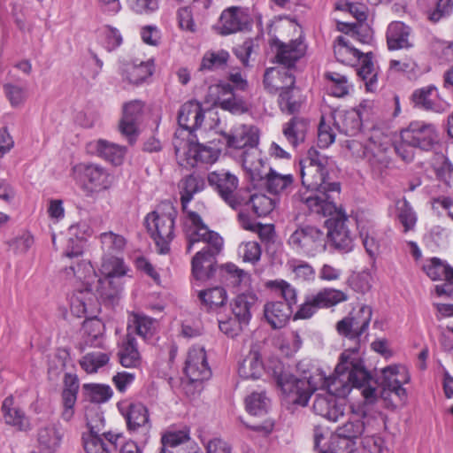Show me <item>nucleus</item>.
<instances>
[{
  "mask_svg": "<svg viewBox=\"0 0 453 453\" xmlns=\"http://www.w3.org/2000/svg\"><path fill=\"white\" fill-rule=\"evenodd\" d=\"M308 128V121L305 119L293 117L288 122L284 124L282 133L288 142L296 148L305 139Z\"/></svg>",
  "mask_w": 453,
  "mask_h": 453,
  "instance_id": "nucleus-43",
  "label": "nucleus"
},
{
  "mask_svg": "<svg viewBox=\"0 0 453 453\" xmlns=\"http://www.w3.org/2000/svg\"><path fill=\"white\" fill-rule=\"evenodd\" d=\"M376 423L375 418L366 415L363 411L352 410L349 414L348 420L336 429V434L340 438L355 442L357 439L371 433L372 425Z\"/></svg>",
  "mask_w": 453,
  "mask_h": 453,
  "instance_id": "nucleus-20",
  "label": "nucleus"
},
{
  "mask_svg": "<svg viewBox=\"0 0 453 453\" xmlns=\"http://www.w3.org/2000/svg\"><path fill=\"white\" fill-rule=\"evenodd\" d=\"M246 204L257 217H265L273 211L275 201L264 194H253Z\"/></svg>",
  "mask_w": 453,
  "mask_h": 453,
  "instance_id": "nucleus-55",
  "label": "nucleus"
},
{
  "mask_svg": "<svg viewBox=\"0 0 453 453\" xmlns=\"http://www.w3.org/2000/svg\"><path fill=\"white\" fill-rule=\"evenodd\" d=\"M305 207L311 214L328 217L325 221L326 237L335 250L342 253L353 250L354 240L348 226L349 218L341 207L336 206L334 197L324 200L320 196L308 197L305 198Z\"/></svg>",
  "mask_w": 453,
  "mask_h": 453,
  "instance_id": "nucleus-4",
  "label": "nucleus"
},
{
  "mask_svg": "<svg viewBox=\"0 0 453 453\" xmlns=\"http://www.w3.org/2000/svg\"><path fill=\"white\" fill-rule=\"evenodd\" d=\"M216 93L215 104L224 111L233 114H242L249 111V103L234 90V88L226 81H220L211 88Z\"/></svg>",
  "mask_w": 453,
  "mask_h": 453,
  "instance_id": "nucleus-23",
  "label": "nucleus"
},
{
  "mask_svg": "<svg viewBox=\"0 0 453 453\" xmlns=\"http://www.w3.org/2000/svg\"><path fill=\"white\" fill-rule=\"evenodd\" d=\"M110 357L107 353L91 352L86 354L81 360L80 365L87 373H95L100 368L108 364Z\"/></svg>",
  "mask_w": 453,
  "mask_h": 453,
  "instance_id": "nucleus-58",
  "label": "nucleus"
},
{
  "mask_svg": "<svg viewBox=\"0 0 453 453\" xmlns=\"http://www.w3.org/2000/svg\"><path fill=\"white\" fill-rule=\"evenodd\" d=\"M379 422L372 425V432L366 434L363 437V446L365 449H367L370 453H389L388 448L385 445L384 440L376 435L375 433L380 429Z\"/></svg>",
  "mask_w": 453,
  "mask_h": 453,
  "instance_id": "nucleus-60",
  "label": "nucleus"
},
{
  "mask_svg": "<svg viewBox=\"0 0 453 453\" xmlns=\"http://www.w3.org/2000/svg\"><path fill=\"white\" fill-rule=\"evenodd\" d=\"M198 297L202 305L208 311H217L226 303L227 294L222 287H214L198 290Z\"/></svg>",
  "mask_w": 453,
  "mask_h": 453,
  "instance_id": "nucleus-45",
  "label": "nucleus"
},
{
  "mask_svg": "<svg viewBox=\"0 0 453 453\" xmlns=\"http://www.w3.org/2000/svg\"><path fill=\"white\" fill-rule=\"evenodd\" d=\"M426 179L429 180V183H426V192L430 196L429 203L432 211L437 215L447 211L448 215L453 219V199L445 196L449 188L445 191H441L438 188L441 182L431 173H426Z\"/></svg>",
  "mask_w": 453,
  "mask_h": 453,
  "instance_id": "nucleus-30",
  "label": "nucleus"
},
{
  "mask_svg": "<svg viewBox=\"0 0 453 453\" xmlns=\"http://www.w3.org/2000/svg\"><path fill=\"white\" fill-rule=\"evenodd\" d=\"M426 18L433 23L446 19L453 12V0H426Z\"/></svg>",
  "mask_w": 453,
  "mask_h": 453,
  "instance_id": "nucleus-51",
  "label": "nucleus"
},
{
  "mask_svg": "<svg viewBox=\"0 0 453 453\" xmlns=\"http://www.w3.org/2000/svg\"><path fill=\"white\" fill-rule=\"evenodd\" d=\"M410 380V376L404 366L389 365L382 370V395L384 398L394 396L399 402L406 399V390L403 384Z\"/></svg>",
  "mask_w": 453,
  "mask_h": 453,
  "instance_id": "nucleus-21",
  "label": "nucleus"
},
{
  "mask_svg": "<svg viewBox=\"0 0 453 453\" xmlns=\"http://www.w3.org/2000/svg\"><path fill=\"white\" fill-rule=\"evenodd\" d=\"M264 373L275 380L288 402L301 406L308 404L311 398L310 382L297 380V377L287 372L280 359L271 357L264 363L259 352L251 350L238 367L239 376L247 380H257Z\"/></svg>",
  "mask_w": 453,
  "mask_h": 453,
  "instance_id": "nucleus-3",
  "label": "nucleus"
},
{
  "mask_svg": "<svg viewBox=\"0 0 453 453\" xmlns=\"http://www.w3.org/2000/svg\"><path fill=\"white\" fill-rule=\"evenodd\" d=\"M265 286L278 292L284 298V303L293 310V306L297 303V292L294 287L284 280H269Z\"/></svg>",
  "mask_w": 453,
  "mask_h": 453,
  "instance_id": "nucleus-56",
  "label": "nucleus"
},
{
  "mask_svg": "<svg viewBox=\"0 0 453 453\" xmlns=\"http://www.w3.org/2000/svg\"><path fill=\"white\" fill-rule=\"evenodd\" d=\"M219 274L224 282L232 287L247 285L250 282V274L233 263L223 265L219 268Z\"/></svg>",
  "mask_w": 453,
  "mask_h": 453,
  "instance_id": "nucleus-50",
  "label": "nucleus"
},
{
  "mask_svg": "<svg viewBox=\"0 0 453 453\" xmlns=\"http://www.w3.org/2000/svg\"><path fill=\"white\" fill-rule=\"evenodd\" d=\"M64 273L73 284L81 283V288L70 296L71 312L78 318L95 315L99 309V299L102 298L95 290L96 273L92 265L82 260L76 265L65 268Z\"/></svg>",
  "mask_w": 453,
  "mask_h": 453,
  "instance_id": "nucleus-5",
  "label": "nucleus"
},
{
  "mask_svg": "<svg viewBox=\"0 0 453 453\" xmlns=\"http://www.w3.org/2000/svg\"><path fill=\"white\" fill-rule=\"evenodd\" d=\"M372 316V307L364 304L357 311L351 312L337 322V332L358 345L362 336L367 334Z\"/></svg>",
  "mask_w": 453,
  "mask_h": 453,
  "instance_id": "nucleus-15",
  "label": "nucleus"
},
{
  "mask_svg": "<svg viewBox=\"0 0 453 453\" xmlns=\"http://www.w3.org/2000/svg\"><path fill=\"white\" fill-rule=\"evenodd\" d=\"M263 180L270 193L281 194L288 193L292 189L294 177L290 173L281 174L270 168L268 173L265 171Z\"/></svg>",
  "mask_w": 453,
  "mask_h": 453,
  "instance_id": "nucleus-44",
  "label": "nucleus"
},
{
  "mask_svg": "<svg viewBox=\"0 0 453 453\" xmlns=\"http://www.w3.org/2000/svg\"><path fill=\"white\" fill-rule=\"evenodd\" d=\"M223 148L234 150L237 154L251 145L258 144V130L254 126L238 124L234 126L229 133L220 134Z\"/></svg>",
  "mask_w": 453,
  "mask_h": 453,
  "instance_id": "nucleus-18",
  "label": "nucleus"
},
{
  "mask_svg": "<svg viewBox=\"0 0 453 453\" xmlns=\"http://www.w3.org/2000/svg\"><path fill=\"white\" fill-rule=\"evenodd\" d=\"M82 390L84 397L95 403H106L111 398L113 394L111 388L105 384H84Z\"/></svg>",
  "mask_w": 453,
  "mask_h": 453,
  "instance_id": "nucleus-53",
  "label": "nucleus"
},
{
  "mask_svg": "<svg viewBox=\"0 0 453 453\" xmlns=\"http://www.w3.org/2000/svg\"><path fill=\"white\" fill-rule=\"evenodd\" d=\"M426 265V276L432 280L443 281L442 284L436 285L434 291L438 296L453 295V267L445 260L439 257H431Z\"/></svg>",
  "mask_w": 453,
  "mask_h": 453,
  "instance_id": "nucleus-24",
  "label": "nucleus"
},
{
  "mask_svg": "<svg viewBox=\"0 0 453 453\" xmlns=\"http://www.w3.org/2000/svg\"><path fill=\"white\" fill-rule=\"evenodd\" d=\"M129 266L118 256L102 257L99 273L95 280V290L102 300L113 299L120 290L122 278L128 275Z\"/></svg>",
  "mask_w": 453,
  "mask_h": 453,
  "instance_id": "nucleus-11",
  "label": "nucleus"
},
{
  "mask_svg": "<svg viewBox=\"0 0 453 453\" xmlns=\"http://www.w3.org/2000/svg\"><path fill=\"white\" fill-rule=\"evenodd\" d=\"M293 310L280 301L268 302L264 306V316L273 329L282 328L288 321Z\"/></svg>",
  "mask_w": 453,
  "mask_h": 453,
  "instance_id": "nucleus-36",
  "label": "nucleus"
},
{
  "mask_svg": "<svg viewBox=\"0 0 453 453\" xmlns=\"http://www.w3.org/2000/svg\"><path fill=\"white\" fill-rule=\"evenodd\" d=\"M74 178L89 193L105 190L111 186L108 171L97 164L81 163L73 167Z\"/></svg>",
  "mask_w": 453,
  "mask_h": 453,
  "instance_id": "nucleus-16",
  "label": "nucleus"
},
{
  "mask_svg": "<svg viewBox=\"0 0 453 453\" xmlns=\"http://www.w3.org/2000/svg\"><path fill=\"white\" fill-rule=\"evenodd\" d=\"M331 119L337 129L348 136L357 134L363 121L359 113L355 110L337 111Z\"/></svg>",
  "mask_w": 453,
  "mask_h": 453,
  "instance_id": "nucleus-39",
  "label": "nucleus"
},
{
  "mask_svg": "<svg viewBox=\"0 0 453 453\" xmlns=\"http://www.w3.org/2000/svg\"><path fill=\"white\" fill-rule=\"evenodd\" d=\"M85 418L88 428L86 434H98L104 427V417L99 406L87 407Z\"/></svg>",
  "mask_w": 453,
  "mask_h": 453,
  "instance_id": "nucleus-63",
  "label": "nucleus"
},
{
  "mask_svg": "<svg viewBox=\"0 0 453 453\" xmlns=\"http://www.w3.org/2000/svg\"><path fill=\"white\" fill-rule=\"evenodd\" d=\"M325 78L327 81V89L335 97H342L349 94L351 85L348 78L336 72H326Z\"/></svg>",
  "mask_w": 453,
  "mask_h": 453,
  "instance_id": "nucleus-52",
  "label": "nucleus"
},
{
  "mask_svg": "<svg viewBox=\"0 0 453 453\" xmlns=\"http://www.w3.org/2000/svg\"><path fill=\"white\" fill-rule=\"evenodd\" d=\"M87 152L104 158L114 165L123 163L127 148L107 140L98 139L87 143Z\"/></svg>",
  "mask_w": 453,
  "mask_h": 453,
  "instance_id": "nucleus-28",
  "label": "nucleus"
},
{
  "mask_svg": "<svg viewBox=\"0 0 453 453\" xmlns=\"http://www.w3.org/2000/svg\"><path fill=\"white\" fill-rule=\"evenodd\" d=\"M447 147L443 133L433 124H426V173H433L441 183L438 188L445 191L453 183V165L446 156Z\"/></svg>",
  "mask_w": 453,
  "mask_h": 453,
  "instance_id": "nucleus-9",
  "label": "nucleus"
},
{
  "mask_svg": "<svg viewBox=\"0 0 453 453\" xmlns=\"http://www.w3.org/2000/svg\"><path fill=\"white\" fill-rule=\"evenodd\" d=\"M257 145H251L237 154L239 162L254 185L264 180L265 171V161Z\"/></svg>",
  "mask_w": 453,
  "mask_h": 453,
  "instance_id": "nucleus-27",
  "label": "nucleus"
},
{
  "mask_svg": "<svg viewBox=\"0 0 453 453\" xmlns=\"http://www.w3.org/2000/svg\"><path fill=\"white\" fill-rule=\"evenodd\" d=\"M157 328V320L139 312H133L128 317L127 333H135L144 341L150 340Z\"/></svg>",
  "mask_w": 453,
  "mask_h": 453,
  "instance_id": "nucleus-38",
  "label": "nucleus"
},
{
  "mask_svg": "<svg viewBox=\"0 0 453 453\" xmlns=\"http://www.w3.org/2000/svg\"><path fill=\"white\" fill-rule=\"evenodd\" d=\"M184 132H176L173 141L178 164L185 168L198 165H212L223 150L221 139H213L206 143H200L196 137L185 139Z\"/></svg>",
  "mask_w": 453,
  "mask_h": 453,
  "instance_id": "nucleus-7",
  "label": "nucleus"
},
{
  "mask_svg": "<svg viewBox=\"0 0 453 453\" xmlns=\"http://www.w3.org/2000/svg\"><path fill=\"white\" fill-rule=\"evenodd\" d=\"M348 300V296L342 290L324 288L314 295L308 296L294 315V319L311 318L319 309L335 306Z\"/></svg>",
  "mask_w": 453,
  "mask_h": 453,
  "instance_id": "nucleus-14",
  "label": "nucleus"
},
{
  "mask_svg": "<svg viewBox=\"0 0 453 453\" xmlns=\"http://www.w3.org/2000/svg\"><path fill=\"white\" fill-rule=\"evenodd\" d=\"M302 103L300 90L295 85L279 94L278 104L282 112L295 114L299 111Z\"/></svg>",
  "mask_w": 453,
  "mask_h": 453,
  "instance_id": "nucleus-48",
  "label": "nucleus"
},
{
  "mask_svg": "<svg viewBox=\"0 0 453 453\" xmlns=\"http://www.w3.org/2000/svg\"><path fill=\"white\" fill-rule=\"evenodd\" d=\"M4 95L13 108L22 107L28 98V87L27 82H8L3 87Z\"/></svg>",
  "mask_w": 453,
  "mask_h": 453,
  "instance_id": "nucleus-49",
  "label": "nucleus"
},
{
  "mask_svg": "<svg viewBox=\"0 0 453 453\" xmlns=\"http://www.w3.org/2000/svg\"><path fill=\"white\" fill-rule=\"evenodd\" d=\"M334 52L340 63L349 65L358 64L357 73L360 80L364 81L366 91L374 92L376 90L378 67L374 64L372 52L362 53L352 45L349 39L345 35L337 37Z\"/></svg>",
  "mask_w": 453,
  "mask_h": 453,
  "instance_id": "nucleus-8",
  "label": "nucleus"
},
{
  "mask_svg": "<svg viewBox=\"0 0 453 453\" xmlns=\"http://www.w3.org/2000/svg\"><path fill=\"white\" fill-rule=\"evenodd\" d=\"M269 399L264 392H253L245 399L246 411L253 416H261L267 412Z\"/></svg>",
  "mask_w": 453,
  "mask_h": 453,
  "instance_id": "nucleus-57",
  "label": "nucleus"
},
{
  "mask_svg": "<svg viewBox=\"0 0 453 453\" xmlns=\"http://www.w3.org/2000/svg\"><path fill=\"white\" fill-rule=\"evenodd\" d=\"M401 142L395 146L396 153L406 162L414 157V148L423 150L425 142V123L422 121L411 122L410 126L401 132Z\"/></svg>",
  "mask_w": 453,
  "mask_h": 453,
  "instance_id": "nucleus-22",
  "label": "nucleus"
},
{
  "mask_svg": "<svg viewBox=\"0 0 453 453\" xmlns=\"http://www.w3.org/2000/svg\"><path fill=\"white\" fill-rule=\"evenodd\" d=\"M204 119V111L197 101H188L182 104L178 111V124L180 129L176 132H184L182 137L191 139L193 133L202 126Z\"/></svg>",
  "mask_w": 453,
  "mask_h": 453,
  "instance_id": "nucleus-25",
  "label": "nucleus"
},
{
  "mask_svg": "<svg viewBox=\"0 0 453 453\" xmlns=\"http://www.w3.org/2000/svg\"><path fill=\"white\" fill-rule=\"evenodd\" d=\"M229 57V53L225 50H209L203 57L199 70L214 71L223 68L226 65Z\"/></svg>",
  "mask_w": 453,
  "mask_h": 453,
  "instance_id": "nucleus-54",
  "label": "nucleus"
},
{
  "mask_svg": "<svg viewBox=\"0 0 453 453\" xmlns=\"http://www.w3.org/2000/svg\"><path fill=\"white\" fill-rule=\"evenodd\" d=\"M208 182L231 208L236 210L244 203L237 189L238 178L229 171L220 170L210 173Z\"/></svg>",
  "mask_w": 453,
  "mask_h": 453,
  "instance_id": "nucleus-17",
  "label": "nucleus"
},
{
  "mask_svg": "<svg viewBox=\"0 0 453 453\" xmlns=\"http://www.w3.org/2000/svg\"><path fill=\"white\" fill-rule=\"evenodd\" d=\"M2 411L7 425L12 426L20 431L29 428V421L23 411L14 405L13 397H6L2 404Z\"/></svg>",
  "mask_w": 453,
  "mask_h": 453,
  "instance_id": "nucleus-42",
  "label": "nucleus"
},
{
  "mask_svg": "<svg viewBox=\"0 0 453 453\" xmlns=\"http://www.w3.org/2000/svg\"><path fill=\"white\" fill-rule=\"evenodd\" d=\"M300 174L302 184L311 192H306L301 196V201L305 205V198L320 196L323 200L327 197L339 196L341 187L339 182L329 181L328 157L314 148H311L307 156L300 163Z\"/></svg>",
  "mask_w": 453,
  "mask_h": 453,
  "instance_id": "nucleus-6",
  "label": "nucleus"
},
{
  "mask_svg": "<svg viewBox=\"0 0 453 453\" xmlns=\"http://www.w3.org/2000/svg\"><path fill=\"white\" fill-rule=\"evenodd\" d=\"M83 341L88 347L101 348L104 342V325L96 316H89L82 325Z\"/></svg>",
  "mask_w": 453,
  "mask_h": 453,
  "instance_id": "nucleus-41",
  "label": "nucleus"
},
{
  "mask_svg": "<svg viewBox=\"0 0 453 453\" xmlns=\"http://www.w3.org/2000/svg\"><path fill=\"white\" fill-rule=\"evenodd\" d=\"M289 248L297 255L315 257L325 251L326 237L324 232L313 226H300L287 241Z\"/></svg>",
  "mask_w": 453,
  "mask_h": 453,
  "instance_id": "nucleus-13",
  "label": "nucleus"
},
{
  "mask_svg": "<svg viewBox=\"0 0 453 453\" xmlns=\"http://www.w3.org/2000/svg\"><path fill=\"white\" fill-rule=\"evenodd\" d=\"M238 254L243 262L255 265L261 258V246L257 242H242L238 247Z\"/></svg>",
  "mask_w": 453,
  "mask_h": 453,
  "instance_id": "nucleus-64",
  "label": "nucleus"
},
{
  "mask_svg": "<svg viewBox=\"0 0 453 453\" xmlns=\"http://www.w3.org/2000/svg\"><path fill=\"white\" fill-rule=\"evenodd\" d=\"M103 257L117 256L121 254L127 246V239L112 231L104 232L98 236Z\"/></svg>",
  "mask_w": 453,
  "mask_h": 453,
  "instance_id": "nucleus-47",
  "label": "nucleus"
},
{
  "mask_svg": "<svg viewBox=\"0 0 453 453\" xmlns=\"http://www.w3.org/2000/svg\"><path fill=\"white\" fill-rule=\"evenodd\" d=\"M177 211L169 203H162L157 210L145 218V226L160 254L170 250V243L174 237V220Z\"/></svg>",
  "mask_w": 453,
  "mask_h": 453,
  "instance_id": "nucleus-10",
  "label": "nucleus"
},
{
  "mask_svg": "<svg viewBox=\"0 0 453 453\" xmlns=\"http://www.w3.org/2000/svg\"><path fill=\"white\" fill-rule=\"evenodd\" d=\"M184 373L194 384L201 383L211 378V369L203 347L193 346L188 349Z\"/></svg>",
  "mask_w": 453,
  "mask_h": 453,
  "instance_id": "nucleus-19",
  "label": "nucleus"
},
{
  "mask_svg": "<svg viewBox=\"0 0 453 453\" xmlns=\"http://www.w3.org/2000/svg\"><path fill=\"white\" fill-rule=\"evenodd\" d=\"M410 27L401 21L391 22L387 29V43L390 50L409 48Z\"/></svg>",
  "mask_w": 453,
  "mask_h": 453,
  "instance_id": "nucleus-40",
  "label": "nucleus"
},
{
  "mask_svg": "<svg viewBox=\"0 0 453 453\" xmlns=\"http://www.w3.org/2000/svg\"><path fill=\"white\" fill-rule=\"evenodd\" d=\"M397 219L404 227V232L411 229L416 224V215L409 203L404 199H399L395 203Z\"/></svg>",
  "mask_w": 453,
  "mask_h": 453,
  "instance_id": "nucleus-61",
  "label": "nucleus"
},
{
  "mask_svg": "<svg viewBox=\"0 0 453 453\" xmlns=\"http://www.w3.org/2000/svg\"><path fill=\"white\" fill-rule=\"evenodd\" d=\"M274 43L276 45L275 58L277 63L287 69H291L304 56L307 50V46L301 37L291 40L288 43L281 42L279 40L275 41Z\"/></svg>",
  "mask_w": 453,
  "mask_h": 453,
  "instance_id": "nucleus-29",
  "label": "nucleus"
},
{
  "mask_svg": "<svg viewBox=\"0 0 453 453\" xmlns=\"http://www.w3.org/2000/svg\"><path fill=\"white\" fill-rule=\"evenodd\" d=\"M347 147L355 157L365 159L373 169L380 170L388 163V138L379 130L372 131L365 143L351 140L348 141Z\"/></svg>",
  "mask_w": 453,
  "mask_h": 453,
  "instance_id": "nucleus-12",
  "label": "nucleus"
},
{
  "mask_svg": "<svg viewBox=\"0 0 453 453\" xmlns=\"http://www.w3.org/2000/svg\"><path fill=\"white\" fill-rule=\"evenodd\" d=\"M204 187V179L197 174L187 176L179 184L182 210L187 214L185 230L188 240L187 251L190 252L196 243H204L191 262L192 275L196 281L201 283L214 277L217 272L216 256L223 246L222 237L210 231L196 212L187 210L194 196L203 191Z\"/></svg>",
  "mask_w": 453,
  "mask_h": 453,
  "instance_id": "nucleus-2",
  "label": "nucleus"
},
{
  "mask_svg": "<svg viewBox=\"0 0 453 453\" xmlns=\"http://www.w3.org/2000/svg\"><path fill=\"white\" fill-rule=\"evenodd\" d=\"M118 357L120 365L126 368H136L141 365L142 357L138 343L135 336L131 333H127L119 342Z\"/></svg>",
  "mask_w": 453,
  "mask_h": 453,
  "instance_id": "nucleus-34",
  "label": "nucleus"
},
{
  "mask_svg": "<svg viewBox=\"0 0 453 453\" xmlns=\"http://www.w3.org/2000/svg\"><path fill=\"white\" fill-rule=\"evenodd\" d=\"M248 22L247 11L241 7L232 6L222 12L218 27L221 35H227L242 30Z\"/></svg>",
  "mask_w": 453,
  "mask_h": 453,
  "instance_id": "nucleus-31",
  "label": "nucleus"
},
{
  "mask_svg": "<svg viewBox=\"0 0 453 453\" xmlns=\"http://www.w3.org/2000/svg\"><path fill=\"white\" fill-rule=\"evenodd\" d=\"M64 434L58 422H50L41 426L37 434L39 448L44 453H56L60 448Z\"/></svg>",
  "mask_w": 453,
  "mask_h": 453,
  "instance_id": "nucleus-33",
  "label": "nucleus"
},
{
  "mask_svg": "<svg viewBox=\"0 0 453 453\" xmlns=\"http://www.w3.org/2000/svg\"><path fill=\"white\" fill-rule=\"evenodd\" d=\"M265 88L272 94L280 93L283 89L291 88L296 80L291 69L285 67L267 68L264 74Z\"/></svg>",
  "mask_w": 453,
  "mask_h": 453,
  "instance_id": "nucleus-32",
  "label": "nucleus"
},
{
  "mask_svg": "<svg viewBox=\"0 0 453 453\" xmlns=\"http://www.w3.org/2000/svg\"><path fill=\"white\" fill-rule=\"evenodd\" d=\"M142 111L143 104L140 100L128 102L123 106V116L119 123V130L130 143L134 142L138 137Z\"/></svg>",
  "mask_w": 453,
  "mask_h": 453,
  "instance_id": "nucleus-26",
  "label": "nucleus"
},
{
  "mask_svg": "<svg viewBox=\"0 0 453 453\" xmlns=\"http://www.w3.org/2000/svg\"><path fill=\"white\" fill-rule=\"evenodd\" d=\"M257 296L253 292H245L236 296L231 303V310L234 318L241 323L249 325L252 318V309L257 304Z\"/></svg>",
  "mask_w": 453,
  "mask_h": 453,
  "instance_id": "nucleus-37",
  "label": "nucleus"
},
{
  "mask_svg": "<svg viewBox=\"0 0 453 453\" xmlns=\"http://www.w3.org/2000/svg\"><path fill=\"white\" fill-rule=\"evenodd\" d=\"M120 411L130 431H135L140 427H143L146 431L150 429L149 411L142 403H130L126 408L121 407Z\"/></svg>",
  "mask_w": 453,
  "mask_h": 453,
  "instance_id": "nucleus-35",
  "label": "nucleus"
},
{
  "mask_svg": "<svg viewBox=\"0 0 453 453\" xmlns=\"http://www.w3.org/2000/svg\"><path fill=\"white\" fill-rule=\"evenodd\" d=\"M429 50L431 57L439 64H444L453 59L452 44L448 42L433 39L429 43Z\"/></svg>",
  "mask_w": 453,
  "mask_h": 453,
  "instance_id": "nucleus-59",
  "label": "nucleus"
},
{
  "mask_svg": "<svg viewBox=\"0 0 453 453\" xmlns=\"http://www.w3.org/2000/svg\"><path fill=\"white\" fill-rule=\"evenodd\" d=\"M153 70L154 65L151 59L127 64L124 69V76L129 83L138 85L150 78Z\"/></svg>",
  "mask_w": 453,
  "mask_h": 453,
  "instance_id": "nucleus-46",
  "label": "nucleus"
},
{
  "mask_svg": "<svg viewBox=\"0 0 453 453\" xmlns=\"http://www.w3.org/2000/svg\"><path fill=\"white\" fill-rule=\"evenodd\" d=\"M82 444L86 453H111V449L98 434H83Z\"/></svg>",
  "mask_w": 453,
  "mask_h": 453,
  "instance_id": "nucleus-62",
  "label": "nucleus"
},
{
  "mask_svg": "<svg viewBox=\"0 0 453 453\" xmlns=\"http://www.w3.org/2000/svg\"><path fill=\"white\" fill-rule=\"evenodd\" d=\"M319 383L314 381V377L297 378L310 382L311 395L317 389L326 390L319 394L313 403L314 412L329 421L336 422L345 413L344 398L354 387H361L369 379V372L365 370L363 361L355 347L343 351L339 363L332 375L326 377L325 373L317 374Z\"/></svg>",
  "mask_w": 453,
  "mask_h": 453,
  "instance_id": "nucleus-1",
  "label": "nucleus"
}]
</instances>
